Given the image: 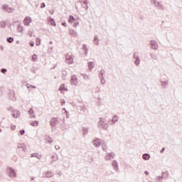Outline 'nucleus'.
Wrapping results in <instances>:
<instances>
[{
  "instance_id": "1",
  "label": "nucleus",
  "mask_w": 182,
  "mask_h": 182,
  "mask_svg": "<svg viewBox=\"0 0 182 182\" xmlns=\"http://www.w3.org/2000/svg\"><path fill=\"white\" fill-rule=\"evenodd\" d=\"M68 21L69 23H74L73 26L76 28L77 25H79V23L80 21V18L77 17V18H75L73 16L70 15Z\"/></svg>"
},
{
  "instance_id": "2",
  "label": "nucleus",
  "mask_w": 182,
  "mask_h": 182,
  "mask_svg": "<svg viewBox=\"0 0 182 182\" xmlns=\"http://www.w3.org/2000/svg\"><path fill=\"white\" fill-rule=\"evenodd\" d=\"M151 4H153L156 8H159V9H161V11H164L166 9V7L162 4H160V2L157 0H151Z\"/></svg>"
},
{
  "instance_id": "3",
  "label": "nucleus",
  "mask_w": 182,
  "mask_h": 182,
  "mask_svg": "<svg viewBox=\"0 0 182 182\" xmlns=\"http://www.w3.org/2000/svg\"><path fill=\"white\" fill-rule=\"evenodd\" d=\"M7 173L9 176H10L11 178L16 177V171H15V169H14L12 167H8L7 168Z\"/></svg>"
},
{
  "instance_id": "4",
  "label": "nucleus",
  "mask_w": 182,
  "mask_h": 182,
  "mask_svg": "<svg viewBox=\"0 0 182 182\" xmlns=\"http://www.w3.org/2000/svg\"><path fill=\"white\" fill-rule=\"evenodd\" d=\"M99 127L104 129V130H107L109 127V124L107 123H105L103 118H100V121L98 122Z\"/></svg>"
},
{
  "instance_id": "5",
  "label": "nucleus",
  "mask_w": 182,
  "mask_h": 182,
  "mask_svg": "<svg viewBox=\"0 0 182 182\" xmlns=\"http://www.w3.org/2000/svg\"><path fill=\"white\" fill-rule=\"evenodd\" d=\"M74 59H75V56L73 55L67 54L65 55V62L69 65H72V63H73Z\"/></svg>"
},
{
  "instance_id": "6",
  "label": "nucleus",
  "mask_w": 182,
  "mask_h": 182,
  "mask_svg": "<svg viewBox=\"0 0 182 182\" xmlns=\"http://www.w3.org/2000/svg\"><path fill=\"white\" fill-rule=\"evenodd\" d=\"M150 46L151 49H154V50H157V49H159V43H157V41L154 40L150 41Z\"/></svg>"
},
{
  "instance_id": "7",
  "label": "nucleus",
  "mask_w": 182,
  "mask_h": 182,
  "mask_svg": "<svg viewBox=\"0 0 182 182\" xmlns=\"http://www.w3.org/2000/svg\"><path fill=\"white\" fill-rule=\"evenodd\" d=\"M2 8L4 11H6V12H8V14H12L14 11H15V9L9 7L7 4H4L2 6Z\"/></svg>"
},
{
  "instance_id": "8",
  "label": "nucleus",
  "mask_w": 182,
  "mask_h": 182,
  "mask_svg": "<svg viewBox=\"0 0 182 182\" xmlns=\"http://www.w3.org/2000/svg\"><path fill=\"white\" fill-rule=\"evenodd\" d=\"M58 122H59V118L53 117L50 122L51 127H55V126H56V124H58Z\"/></svg>"
},
{
  "instance_id": "9",
  "label": "nucleus",
  "mask_w": 182,
  "mask_h": 182,
  "mask_svg": "<svg viewBox=\"0 0 182 182\" xmlns=\"http://www.w3.org/2000/svg\"><path fill=\"white\" fill-rule=\"evenodd\" d=\"M31 22H32V18L29 16H26L23 20V23L26 26H29Z\"/></svg>"
},
{
  "instance_id": "10",
  "label": "nucleus",
  "mask_w": 182,
  "mask_h": 182,
  "mask_svg": "<svg viewBox=\"0 0 182 182\" xmlns=\"http://www.w3.org/2000/svg\"><path fill=\"white\" fill-rule=\"evenodd\" d=\"M11 115H12V117H14V119H18V117L21 116V112L18 110H13L11 111Z\"/></svg>"
},
{
  "instance_id": "11",
  "label": "nucleus",
  "mask_w": 182,
  "mask_h": 182,
  "mask_svg": "<svg viewBox=\"0 0 182 182\" xmlns=\"http://www.w3.org/2000/svg\"><path fill=\"white\" fill-rule=\"evenodd\" d=\"M70 83L71 85H74V86H76V85H77V77H76V75L71 76Z\"/></svg>"
},
{
  "instance_id": "12",
  "label": "nucleus",
  "mask_w": 182,
  "mask_h": 182,
  "mask_svg": "<svg viewBox=\"0 0 182 182\" xmlns=\"http://www.w3.org/2000/svg\"><path fill=\"white\" fill-rule=\"evenodd\" d=\"M93 144L94 146H95V147H100L102 142H100V139L98 138H96L94 141H93Z\"/></svg>"
},
{
  "instance_id": "13",
  "label": "nucleus",
  "mask_w": 182,
  "mask_h": 182,
  "mask_svg": "<svg viewBox=\"0 0 182 182\" xmlns=\"http://www.w3.org/2000/svg\"><path fill=\"white\" fill-rule=\"evenodd\" d=\"M107 160H113L114 159V153H107L106 156Z\"/></svg>"
},
{
  "instance_id": "14",
  "label": "nucleus",
  "mask_w": 182,
  "mask_h": 182,
  "mask_svg": "<svg viewBox=\"0 0 182 182\" xmlns=\"http://www.w3.org/2000/svg\"><path fill=\"white\" fill-rule=\"evenodd\" d=\"M45 140L46 141H48L49 144H52V143H53V139L48 135H45Z\"/></svg>"
},
{
  "instance_id": "15",
  "label": "nucleus",
  "mask_w": 182,
  "mask_h": 182,
  "mask_svg": "<svg viewBox=\"0 0 182 182\" xmlns=\"http://www.w3.org/2000/svg\"><path fill=\"white\" fill-rule=\"evenodd\" d=\"M9 96L11 99V100H16V99L15 98V92L14 90H10L9 92Z\"/></svg>"
},
{
  "instance_id": "16",
  "label": "nucleus",
  "mask_w": 182,
  "mask_h": 182,
  "mask_svg": "<svg viewBox=\"0 0 182 182\" xmlns=\"http://www.w3.org/2000/svg\"><path fill=\"white\" fill-rule=\"evenodd\" d=\"M88 4L89 1H87V0H85L84 1H82V8H84V9H86V11L89 9V6H87Z\"/></svg>"
},
{
  "instance_id": "17",
  "label": "nucleus",
  "mask_w": 182,
  "mask_h": 182,
  "mask_svg": "<svg viewBox=\"0 0 182 182\" xmlns=\"http://www.w3.org/2000/svg\"><path fill=\"white\" fill-rule=\"evenodd\" d=\"M69 33L70 35H72V36H73L74 38H76V36H77V32L72 28L69 30Z\"/></svg>"
},
{
  "instance_id": "18",
  "label": "nucleus",
  "mask_w": 182,
  "mask_h": 182,
  "mask_svg": "<svg viewBox=\"0 0 182 182\" xmlns=\"http://www.w3.org/2000/svg\"><path fill=\"white\" fill-rule=\"evenodd\" d=\"M82 132H83V136H86L89 133V127H83Z\"/></svg>"
},
{
  "instance_id": "19",
  "label": "nucleus",
  "mask_w": 182,
  "mask_h": 182,
  "mask_svg": "<svg viewBox=\"0 0 182 182\" xmlns=\"http://www.w3.org/2000/svg\"><path fill=\"white\" fill-rule=\"evenodd\" d=\"M45 175L47 178L53 177V176H54L53 172H52V171H46V172H45Z\"/></svg>"
},
{
  "instance_id": "20",
  "label": "nucleus",
  "mask_w": 182,
  "mask_h": 182,
  "mask_svg": "<svg viewBox=\"0 0 182 182\" xmlns=\"http://www.w3.org/2000/svg\"><path fill=\"white\" fill-rule=\"evenodd\" d=\"M161 177L164 180H167L168 178V171L162 172Z\"/></svg>"
},
{
  "instance_id": "21",
  "label": "nucleus",
  "mask_w": 182,
  "mask_h": 182,
  "mask_svg": "<svg viewBox=\"0 0 182 182\" xmlns=\"http://www.w3.org/2000/svg\"><path fill=\"white\" fill-rule=\"evenodd\" d=\"M112 166L114 167V170H119V164H117V161H112Z\"/></svg>"
},
{
  "instance_id": "22",
  "label": "nucleus",
  "mask_w": 182,
  "mask_h": 182,
  "mask_svg": "<svg viewBox=\"0 0 182 182\" xmlns=\"http://www.w3.org/2000/svg\"><path fill=\"white\" fill-rule=\"evenodd\" d=\"M119 120V117H117V115H114L112 117V119L111 120V124H114V123H116V122H118Z\"/></svg>"
},
{
  "instance_id": "23",
  "label": "nucleus",
  "mask_w": 182,
  "mask_h": 182,
  "mask_svg": "<svg viewBox=\"0 0 182 182\" xmlns=\"http://www.w3.org/2000/svg\"><path fill=\"white\" fill-rule=\"evenodd\" d=\"M106 73V71H105L103 69H102L99 73V77L100 79H103L105 77L104 75Z\"/></svg>"
},
{
  "instance_id": "24",
  "label": "nucleus",
  "mask_w": 182,
  "mask_h": 182,
  "mask_svg": "<svg viewBox=\"0 0 182 182\" xmlns=\"http://www.w3.org/2000/svg\"><path fill=\"white\" fill-rule=\"evenodd\" d=\"M17 31L18 32H20V33H23V26H21V24H18Z\"/></svg>"
},
{
  "instance_id": "25",
  "label": "nucleus",
  "mask_w": 182,
  "mask_h": 182,
  "mask_svg": "<svg viewBox=\"0 0 182 182\" xmlns=\"http://www.w3.org/2000/svg\"><path fill=\"white\" fill-rule=\"evenodd\" d=\"M142 159H143L144 160H146V161L150 160V154H144L142 155Z\"/></svg>"
},
{
  "instance_id": "26",
  "label": "nucleus",
  "mask_w": 182,
  "mask_h": 182,
  "mask_svg": "<svg viewBox=\"0 0 182 182\" xmlns=\"http://www.w3.org/2000/svg\"><path fill=\"white\" fill-rule=\"evenodd\" d=\"M134 65H136V66H139V65H140V58L139 56H136L135 58Z\"/></svg>"
},
{
  "instance_id": "27",
  "label": "nucleus",
  "mask_w": 182,
  "mask_h": 182,
  "mask_svg": "<svg viewBox=\"0 0 182 182\" xmlns=\"http://www.w3.org/2000/svg\"><path fill=\"white\" fill-rule=\"evenodd\" d=\"M59 90L68 92V88L65 87V84H62L60 86Z\"/></svg>"
},
{
  "instance_id": "28",
  "label": "nucleus",
  "mask_w": 182,
  "mask_h": 182,
  "mask_svg": "<svg viewBox=\"0 0 182 182\" xmlns=\"http://www.w3.org/2000/svg\"><path fill=\"white\" fill-rule=\"evenodd\" d=\"M0 28H1V29H5V28H6V23L5 21H1Z\"/></svg>"
},
{
  "instance_id": "29",
  "label": "nucleus",
  "mask_w": 182,
  "mask_h": 182,
  "mask_svg": "<svg viewBox=\"0 0 182 182\" xmlns=\"http://www.w3.org/2000/svg\"><path fill=\"white\" fill-rule=\"evenodd\" d=\"M93 42L95 43V45H99V36H95Z\"/></svg>"
},
{
  "instance_id": "30",
  "label": "nucleus",
  "mask_w": 182,
  "mask_h": 182,
  "mask_svg": "<svg viewBox=\"0 0 182 182\" xmlns=\"http://www.w3.org/2000/svg\"><path fill=\"white\" fill-rule=\"evenodd\" d=\"M31 125L33 126V127H36L39 126V122L33 121L31 123Z\"/></svg>"
},
{
  "instance_id": "31",
  "label": "nucleus",
  "mask_w": 182,
  "mask_h": 182,
  "mask_svg": "<svg viewBox=\"0 0 182 182\" xmlns=\"http://www.w3.org/2000/svg\"><path fill=\"white\" fill-rule=\"evenodd\" d=\"M67 75H68V72H66V70H63L62 71V79L63 80H65V79H66Z\"/></svg>"
},
{
  "instance_id": "32",
  "label": "nucleus",
  "mask_w": 182,
  "mask_h": 182,
  "mask_svg": "<svg viewBox=\"0 0 182 182\" xmlns=\"http://www.w3.org/2000/svg\"><path fill=\"white\" fill-rule=\"evenodd\" d=\"M88 68L90 70H92L93 68H95V65H93V62L92 61L88 62Z\"/></svg>"
},
{
  "instance_id": "33",
  "label": "nucleus",
  "mask_w": 182,
  "mask_h": 182,
  "mask_svg": "<svg viewBox=\"0 0 182 182\" xmlns=\"http://www.w3.org/2000/svg\"><path fill=\"white\" fill-rule=\"evenodd\" d=\"M82 49H84V52H85V55H87V46H86V44H83L82 45Z\"/></svg>"
},
{
  "instance_id": "34",
  "label": "nucleus",
  "mask_w": 182,
  "mask_h": 182,
  "mask_svg": "<svg viewBox=\"0 0 182 182\" xmlns=\"http://www.w3.org/2000/svg\"><path fill=\"white\" fill-rule=\"evenodd\" d=\"M150 56H151V59H154V60H157V59H158L157 55H156L154 53H150Z\"/></svg>"
},
{
  "instance_id": "35",
  "label": "nucleus",
  "mask_w": 182,
  "mask_h": 182,
  "mask_svg": "<svg viewBox=\"0 0 182 182\" xmlns=\"http://www.w3.org/2000/svg\"><path fill=\"white\" fill-rule=\"evenodd\" d=\"M38 60V55L36 54H33L32 55V61L36 62Z\"/></svg>"
},
{
  "instance_id": "36",
  "label": "nucleus",
  "mask_w": 182,
  "mask_h": 182,
  "mask_svg": "<svg viewBox=\"0 0 182 182\" xmlns=\"http://www.w3.org/2000/svg\"><path fill=\"white\" fill-rule=\"evenodd\" d=\"M6 42H8V43H12V42H14V38H12V37L7 38Z\"/></svg>"
},
{
  "instance_id": "37",
  "label": "nucleus",
  "mask_w": 182,
  "mask_h": 182,
  "mask_svg": "<svg viewBox=\"0 0 182 182\" xmlns=\"http://www.w3.org/2000/svg\"><path fill=\"white\" fill-rule=\"evenodd\" d=\"M36 46H39L41 45V38H36Z\"/></svg>"
},
{
  "instance_id": "38",
  "label": "nucleus",
  "mask_w": 182,
  "mask_h": 182,
  "mask_svg": "<svg viewBox=\"0 0 182 182\" xmlns=\"http://www.w3.org/2000/svg\"><path fill=\"white\" fill-rule=\"evenodd\" d=\"M18 149H23L25 147V144H18Z\"/></svg>"
},
{
  "instance_id": "39",
  "label": "nucleus",
  "mask_w": 182,
  "mask_h": 182,
  "mask_svg": "<svg viewBox=\"0 0 182 182\" xmlns=\"http://www.w3.org/2000/svg\"><path fill=\"white\" fill-rule=\"evenodd\" d=\"M161 86H167V85H168V81H161Z\"/></svg>"
},
{
  "instance_id": "40",
  "label": "nucleus",
  "mask_w": 182,
  "mask_h": 182,
  "mask_svg": "<svg viewBox=\"0 0 182 182\" xmlns=\"http://www.w3.org/2000/svg\"><path fill=\"white\" fill-rule=\"evenodd\" d=\"M82 76L85 80H89V75L86 74H82Z\"/></svg>"
},
{
  "instance_id": "41",
  "label": "nucleus",
  "mask_w": 182,
  "mask_h": 182,
  "mask_svg": "<svg viewBox=\"0 0 182 182\" xmlns=\"http://www.w3.org/2000/svg\"><path fill=\"white\" fill-rule=\"evenodd\" d=\"M162 178H163V177L161 176L156 177V180H157L158 182H161L162 181Z\"/></svg>"
},
{
  "instance_id": "42",
  "label": "nucleus",
  "mask_w": 182,
  "mask_h": 182,
  "mask_svg": "<svg viewBox=\"0 0 182 182\" xmlns=\"http://www.w3.org/2000/svg\"><path fill=\"white\" fill-rule=\"evenodd\" d=\"M50 23L51 26H56V21H55V20L53 21H50Z\"/></svg>"
},
{
  "instance_id": "43",
  "label": "nucleus",
  "mask_w": 182,
  "mask_h": 182,
  "mask_svg": "<svg viewBox=\"0 0 182 182\" xmlns=\"http://www.w3.org/2000/svg\"><path fill=\"white\" fill-rule=\"evenodd\" d=\"M33 112H34V111H33V108H31L29 110H28V114H33Z\"/></svg>"
},
{
  "instance_id": "44",
  "label": "nucleus",
  "mask_w": 182,
  "mask_h": 182,
  "mask_svg": "<svg viewBox=\"0 0 182 182\" xmlns=\"http://www.w3.org/2000/svg\"><path fill=\"white\" fill-rule=\"evenodd\" d=\"M6 72H8V70H6V68H2L1 70V73H4L5 75V73H6Z\"/></svg>"
},
{
  "instance_id": "45",
  "label": "nucleus",
  "mask_w": 182,
  "mask_h": 182,
  "mask_svg": "<svg viewBox=\"0 0 182 182\" xmlns=\"http://www.w3.org/2000/svg\"><path fill=\"white\" fill-rule=\"evenodd\" d=\"M38 70V68H31V72L33 73H36V71Z\"/></svg>"
},
{
  "instance_id": "46",
  "label": "nucleus",
  "mask_w": 182,
  "mask_h": 182,
  "mask_svg": "<svg viewBox=\"0 0 182 182\" xmlns=\"http://www.w3.org/2000/svg\"><path fill=\"white\" fill-rule=\"evenodd\" d=\"M51 158L53 160V161H56V160H58V156L55 155H52Z\"/></svg>"
},
{
  "instance_id": "47",
  "label": "nucleus",
  "mask_w": 182,
  "mask_h": 182,
  "mask_svg": "<svg viewBox=\"0 0 182 182\" xmlns=\"http://www.w3.org/2000/svg\"><path fill=\"white\" fill-rule=\"evenodd\" d=\"M29 45H30V46H31V48H33L35 46V43L33 41H31L29 42Z\"/></svg>"
},
{
  "instance_id": "48",
  "label": "nucleus",
  "mask_w": 182,
  "mask_h": 182,
  "mask_svg": "<svg viewBox=\"0 0 182 182\" xmlns=\"http://www.w3.org/2000/svg\"><path fill=\"white\" fill-rule=\"evenodd\" d=\"M100 79L101 83L102 85H105L106 83V80H105V77H104V78H100Z\"/></svg>"
},
{
  "instance_id": "49",
  "label": "nucleus",
  "mask_w": 182,
  "mask_h": 182,
  "mask_svg": "<svg viewBox=\"0 0 182 182\" xmlns=\"http://www.w3.org/2000/svg\"><path fill=\"white\" fill-rule=\"evenodd\" d=\"M33 33V32L31 30L28 31V36H30V38H32Z\"/></svg>"
},
{
  "instance_id": "50",
  "label": "nucleus",
  "mask_w": 182,
  "mask_h": 182,
  "mask_svg": "<svg viewBox=\"0 0 182 182\" xmlns=\"http://www.w3.org/2000/svg\"><path fill=\"white\" fill-rule=\"evenodd\" d=\"M102 148L103 151H106V150H107V146H106V145H102Z\"/></svg>"
},
{
  "instance_id": "51",
  "label": "nucleus",
  "mask_w": 182,
  "mask_h": 182,
  "mask_svg": "<svg viewBox=\"0 0 182 182\" xmlns=\"http://www.w3.org/2000/svg\"><path fill=\"white\" fill-rule=\"evenodd\" d=\"M20 134H21V136H23V134H25V129H21V130H20Z\"/></svg>"
},
{
  "instance_id": "52",
  "label": "nucleus",
  "mask_w": 182,
  "mask_h": 182,
  "mask_svg": "<svg viewBox=\"0 0 182 182\" xmlns=\"http://www.w3.org/2000/svg\"><path fill=\"white\" fill-rule=\"evenodd\" d=\"M61 25H62L63 26H65V28H66V26H68V23H66V21L62 22V23H61Z\"/></svg>"
},
{
  "instance_id": "53",
  "label": "nucleus",
  "mask_w": 182,
  "mask_h": 182,
  "mask_svg": "<svg viewBox=\"0 0 182 182\" xmlns=\"http://www.w3.org/2000/svg\"><path fill=\"white\" fill-rule=\"evenodd\" d=\"M11 130H15L16 129V125H11Z\"/></svg>"
},
{
  "instance_id": "54",
  "label": "nucleus",
  "mask_w": 182,
  "mask_h": 182,
  "mask_svg": "<svg viewBox=\"0 0 182 182\" xmlns=\"http://www.w3.org/2000/svg\"><path fill=\"white\" fill-rule=\"evenodd\" d=\"M36 156H38V154H31V157H37V159H39V157Z\"/></svg>"
},
{
  "instance_id": "55",
  "label": "nucleus",
  "mask_w": 182,
  "mask_h": 182,
  "mask_svg": "<svg viewBox=\"0 0 182 182\" xmlns=\"http://www.w3.org/2000/svg\"><path fill=\"white\" fill-rule=\"evenodd\" d=\"M55 150H60V146L59 145H55Z\"/></svg>"
},
{
  "instance_id": "56",
  "label": "nucleus",
  "mask_w": 182,
  "mask_h": 182,
  "mask_svg": "<svg viewBox=\"0 0 182 182\" xmlns=\"http://www.w3.org/2000/svg\"><path fill=\"white\" fill-rule=\"evenodd\" d=\"M45 6H46V4H45V3H41V8L43 9Z\"/></svg>"
},
{
  "instance_id": "57",
  "label": "nucleus",
  "mask_w": 182,
  "mask_h": 182,
  "mask_svg": "<svg viewBox=\"0 0 182 182\" xmlns=\"http://www.w3.org/2000/svg\"><path fill=\"white\" fill-rule=\"evenodd\" d=\"M65 103H66V101H65V100H63L61 102V106H63V105H65Z\"/></svg>"
},
{
  "instance_id": "58",
  "label": "nucleus",
  "mask_w": 182,
  "mask_h": 182,
  "mask_svg": "<svg viewBox=\"0 0 182 182\" xmlns=\"http://www.w3.org/2000/svg\"><path fill=\"white\" fill-rule=\"evenodd\" d=\"M164 150H166L165 148H162L161 150L160 151V153H164Z\"/></svg>"
},
{
  "instance_id": "59",
  "label": "nucleus",
  "mask_w": 182,
  "mask_h": 182,
  "mask_svg": "<svg viewBox=\"0 0 182 182\" xmlns=\"http://www.w3.org/2000/svg\"><path fill=\"white\" fill-rule=\"evenodd\" d=\"M144 175H145V176H149V171H144Z\"/></svg>"
},
{
  "instance_id": "60",
  "label": "nucleus",
  "mask_w": 182,
  "mask_h": 182,
  "mask_svg": "<svg viewBox=\"0 0 182 182\" xmlns=\"http://www.w3.org/2000/svg\"><path fill=\"white\" fill-rule=\"evenodd\" d=\"M49 19L50 22H53V21H55V19L53 18H51L50 16L49 17Z\"/></svg>"
},
{
  "instance_id": "61",
  "label": "nucleus",
  "mask_w": 182,
  "mask_h": 182,
  "mask_svg": "<svg viewBox=\"0 0 182 182\" xmlns=\"http://www.w3.org/2000/svg\"><path fill=\"white\" fill-rule=\"evenodd\" d=\"M137 56H139V55H136V53H134V55H133L134 59H136V58H137Z\"/></svg>"
},
{
  "instance_id": "62",
  "label": "nucleus",
  "mask_w": 182,
  "mask_h": 182,
  "mask_svg": "<svg viewBox=\"0 0 182 182\" xmlns=\"http://www.w3.org/2000/svg\"><path fill=\"white\" fill-rule=\"evenodd\" d=\"M82 110H86V105H83V107H82Z\"/></svg>"
},
{
  "instance_id": "63",
  "label": "nucleus",
  "mask_w": 182,
  "mask_h": 182,
  "mask_svg": "<svg viewBox=\"0 0 182 182\" xmlns=\"http://www.w3.org/2000/svg\"><path fill=\"white\" fill-rule=\"evenodd\" d=\"M139 18L141 19V21H143V19H144V17L143 16H140Z\"/></svg>"
},
{
  "instance_id": "64",
  "label": "nucleus",
  "mask_w": 182,
  "mask_h": 182,
  "mask_svg": "<svg viewBox=\"0 0 182 182\" xmlns=\"http://www.w3.org/2000/svg\"><path fill=\"white\" fill-rule=\"evenodd\" d=\"M63 111H64L65 113H68V110H66V108H63Z\"/></svg>"
}]
</instances>
